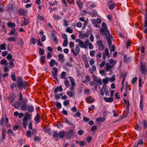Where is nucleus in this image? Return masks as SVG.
<instances>
[{
	"label": "nucleus",
	"mask_w": 147,
	"mask_h": 147,
	"mask_svg": "<svg viewBox=\"0 0 147 147\" xmlns=\"http://www.w3.org/2000/svg\"><path fill=\"white\" fill-rule=\"evenodd\" d=\"M76 143L79 144L80 146L81 147H83L86 144V142L84 141H79L77 140L76 141Z\"/></svg>",
	"instance_id": "obj_13"
},
{
	"label": "nucleus",
	"mask_w": 147,
	"mask_h": 147,
	"mask_svg": "<svg viewBox=\"0 0 147 147\" xmlns=\"http://www.w3.org/2000/svg\"><path fill=\"white\" fill-rule=\"evenodd\" d=\"M127 110L125 111L123 113V118H125L129 114V111L128 109H126Z\"/></svg>",
	"instance_id": "obj_26"
},
{
	"label": "nucleus",
	"mask_w": 147,
	"mask_h": 147,
	"mask_svg": "<svg viewBox=\"0 0 147 147\" xmlns=\"http://www.w3.org/2000/svg\"><path fill=\"white\" fill-rule=\"evenodd\" d=\"M108 39V46L110 49H111V46L112 45V41L110 39V38H106Z\"/></svg>",
	"instance_id": "obj_35"
},
{
	"label": "nucleus",
	"mask_w": 147,
	"mask_h": 147,
	"mask_svg": "<svg viewBox=\"0 0 147 147\" xmlns=\"http://www.w3.org/2000/svg\"><path fill=\"white\" fill-rule=\"evenodd\" d=\"M8 40L10 41H16V39L14 37H10L8 38Z\"/></svg>",
	"instance_id": "obj_45"
},
{
	"label": "nucleus",
	"mask_w": 147,
	"mask_h": 147,
	"mask_svg": "<svg viewBox=\"0 0 147 147\" xmlns=\"http://www.w3.org/2000/svg\"><path fill=\"white\" fill-rule=\"evenodd\" d=\"M67 94L70 97H74L75 96V93L74 91H68Z\"/></svg>",
	"instance_id": "obj_20"
},
{
	"label": "nucleus",
	"mask_w": 147,
	"mask_h": 147,
	"mask_svg": "<svg viewBox=\"0 0 147 147\" xmlns=\"http://www.w3.org/2000/svg\"><path fill=\"white\" fill-rule=\"evenodd\" d=\"M76 41L79 43V46L81 48H84V42L82 40L80 39H76Z\"/></svg>",
	"instance_id": "obj_16"
},
{
	"label": "nucleus",
	"mask_w": 147,
	"mask_h": 147,
	"mask_svg": "<svg viewBox=\"0 0 147 147\" xmlns=\"http://www.w3.org/2000/svg\"><path fill=\"white\" fill-rule=\"evenodd\" d=\"M68 43L67 40H64L63 46L64 47H66Z\"/></svg>",
	"instance_id": "obj_61"
},
{
	"label": "nucleus",
	"mask_w": 147,
	"mask_h": 147,
	"mask_svg": "<svg viewBox=\"0 0 147 147\" xmlns=\"http://www.w3.org/2000/svg\"><path fill=\"white\" fill-rule=\"evenodd\" d=\"M92 98V97L91 96H89L86 99V102L88 103H93L94 101V99H92L91 100Z\"/></svg>",
	"instance_id": "obj_18"
},
{
	"label": "nucleus",
	"mask_w": 147,
	"mask_h": 147,
	"mask_svg": "<svg viewBox=\"0 0 147 147\" xmlns=\"http://www.w3.org/2000/svg\"><path fill=\"white\" fill-rule=\"evenodd\" d=\"M115 75H113L111 78H109V80L111 82H113L115 80Z\"/></svg>",
	"instance_id": "obj_49"
},
{
	"label": "nucleus",
	"mask_w": 147,
	"mask_h": 147,
	"mask_svg": "<svg viewBox=\"0 0 147 147\" xmlns=\"http://www.w3.org/2000/svg\"><path fill=\"white\" fill-rule=\"evenodd\" d=\"M31 117L30 114L28 113H26L25 114V116L22 119V121H27L28 119H30Z\"/></svg>",
	"instance_id": "obj_9"
},
{
	"label": "nucleus",
	"mask_w": 147,
	"mask_h": 147,
	"mask_svg": "<svg viewBox=\"0 0 147 147\" xmlns=\"http://www.w3.org/2000/svg\"><path fill=\"white\" fill-rule=\"evenodd\" d=\"M53 70L54 71L53 72V73L55 74H57L58 72V69L57 68H55L54 67H53Z\"/></svg>",
	"instance_id": "obj_54"
},
{
	"label": "nucleus",
	"mask_w": 147,
	"mask_h": 147,
	"mask_svg": "<svg viewBox=\"0 0 147 147\" xmlns=\"http://www.w3.org/2000/svg\"><path fill=\"white\" fill-rule=\"evenodd\" d=\"M46 59V57L45 56H43L41 57L40 59V62L43 63H45V60Z\"/></svg>",
	"instance_id": "obj_47"
},
{
	"label": "nucleus",
	"mask_w": 147,
	"mask_h": 147,
	"mask_svg": "<svg viewBox=\"0 0 147 147\" xmlns=\"http://www.w3.org/2000/svg\"><path fill=\"white\" fill-rule=\"evenodd\" d=\"M20 103L19 101H16L15 102L14 107L15 108L18 109V108L20 106Z\"/></svg>",
	"instance_id": "obj_23"
},
{
	"label": "nucleus",
	"mask_w": 147,
	"mask_h": 147,
	"mask_svg": "<svg viewBox=\"0 0 147 147\" xmlns=\"http://www.w3.org/2000/svg\"><path fill=\"white\" fill-rule=\"evenodd\" d=\"M146 63H143L142 62L141 63V70L142 74H143L145 71L146 67Z\"/></svg>",
	"instance_id": "obj_10"
},
{
	"label": "nucleus",
	"mask_w": 147,
	"mask_h": 147,
	"mask_svg": "<svg viewBox=\"0 0 147 147\" xmlns=\"http://www.w3.org/2000/svg\"><path fill=\"white\" fill-rule=\"evenodd\" d=\"M102 82L104 84H106L108 83V80L107 78H106L102 80Z\"/></svg>",
	"instance_id": "obj_59"
},
{
	"label": "nucleus",
	"mask_w": 147,
	"mask_h": 147,
	"mask_svg": "<svg viewBox=\"0 0 147 147\" xmlns=\"http://www.w3.org/2000/svg\"><path fill=\"white\" fill-rule=\"evenodd\" d=\"M92 78L94 82H97L100 85H102V81L101 79H98L97 77L94 74L92 75Z\"/></svg>",
	"instance_id": "obj_8"
},
{
	"label": "nucleus",
	"mask_w": 147,
	"mask_h": 147,
	"mask_svg": "<svg viewBox=\"0 0 147 147\" xmlns=\"http://www.w3.org/2000/svg\"><path fill=\"white\" fill-rule=\"evenodd\" d=\"M24 98H23V96H22V93H21V92H20L19 98L18 99V100H22L24 99Z\"/></svg>",
	"instance_id": "obj_53"
},
{
	"label": "nucleus",
	"mask_w": 147,
	"mask_h": 147,
	"mask_svg": "<svg viewBox=\"0 0 147 147\" xmlns=\"http://www.w3.org/2000/svg\"><path fill=\"white\" fill-rule=\"evenodd\" d=\"M53 136L55 139L58 138L59 137L62 138L65 136V132L63 131H60L59 134L55 131H53Z\"/></svg>",
	"instance_id": "obj_3"
},
{
	"label": "nucleus",
	"mask_w": 147,
	"mask_h": 147,
	"mask_svg": "<svg viewBox=\"0 0 147 147\" xmlns=\"http://www.w3.org/2000/svg\"><path fill=\"white\" fill-rule=\"evenodd\" d=\"M28 111L30 113H32L34 111V108L33 106H29L27 108Z\"/></svg>",
	"instance_id": "obj_24"
},
{
	"label": "nucleus",
	"mask_w": 147,
	"mask_h": 147,
	"mask_svg": "<svg viewBox=\"0 0 147 147\" xmlns=\"http://www.w3.org/2000/svg\"><path fill=\"white\" fill-rule=\"evenodd\" d=\"M23 127L26 129L28 125V123L27 121H23Z\"/></svg>",
	"instance_id": "obj_63"
},
{
	"label": "nucleus",
	"mask_w": 147,
	"mask_h": 147,
	"mask_svg": "<svg viewBox=\"0 0 147 147\" xmlns=\"http://www.w3.org/2000/svg\"><path fill=\"white\" fill-rule=\"evenodd\" d=\"M5 132L3 129L2 131V136L1 138L0 139V144L3 141L5 138Z\"/></svg>",
	"instance_id": "obj_15"
},
{
	"label": "nucleus",
	"mask_w": 147,
	"mask_h": 147,
	"mask_svg": "<svg viewBox=\"0 0 147 147\" xmlns=\"http://www.w3.org/2000/svg\"><path fill=\"white\" fill-rule=\"evenodd\" d=\"M6 44L5 43L4 44H1L0 46V49L1 50H5L6 49L5 47Z\"/></svg>",
	"instance_id": "obj_36"
},
{
	"label": "nucleus",
	"mask_w": 147,
	"mask_h": 147,
	"mask_svg": "<svg viewBox=\"0 0 147 147\" xmlns=\"http://www.w3.org/2000/svg\"><path fill=\"white\" fill-rule=\"evenodd\" d=\"M104 99L107 102H111L113 101V98L112 97L107 98L104 97Z\"/></svg>",
	"instance_id": "obj_21"
},
{
	"label": "nucleus",
	"mask_w": 147,
	"mask_h": 147,
	"mask_svg": "<svg viewBox=\"0 0 147 147\" xmlns=\"http://www.w3.org/2000/svg\"><path fill=\"white\" fill-rule=\"evenodd\" d=\"M24 20L23 23L21 25V26H27L29 23V21L28 19H26L25 18H24Z\"/></svg>",
	"instance_id": "obj_17"
},
{
	"label": "nucleus",
	"mask_w": 147,
	"mask_h": 147,
	"mask_svg": "<svg viewBox=\"0 0 147 147\" xmlns=\"http://www.w3.org/2000/svg\"><path fill=\"white\" fill-rule=\"evenodd\" d=\"M4 118L3 117H2L0 120V124L1 126L3 127L4 126V123L5 122L4 120Z\"/></svg>",
	"instance_id": "obj_32"
},
{
	"label": "nucleus",
	"mask_w": 147,
	"mask_h": 147,
	"mask_svg": "<svg viewBox=\"0 0 147 147\" xmlns=\"http://www.w3.org/2000/svg\"><path fill=\"white\" fill-rule=\"evenodd\" d=\"M12 58V56L11 54H8L7 57V59L9 60H11Z\"/></svg>",
	"instance_id": "obj_64"
},
{
	"label": "nucleus",
	"mask_w": 147,
	"mask_h": 147,
	"mask_svg": "<svg viewBox=\"0 0 147 147\" xmlns=\"http://www.w3.org/2000/svg\"><path fill=\"white\" fill-rule=\"evenodd\" d=\"M97 61H99L100 58L101 57V53H99L96 56Z\"/></svg>",
	"instance_id": "obj_52"
},
{
	"label": "nucleus",
	"mask_w": 147,
	"mask_h": 147,
	"mask_svg": "<svg viewBox=\"0 0 147 147\" xmlns=\"http://www.w3.org/2000/svg\"><path fill=\"white\" fill-rule=\"evenodd\" d=\"M64 122L66 123H67L70 125H73V123L71 122H69L68 121V119L66 118H65Z\"/></svg>",
	"instance_id": "obj_42"
},
{
	"label": "nucleus",
	"mask_w": 147,
	"mask_h": 147,
	"mask_svg": "<svg viewBox=\"0 0 147 147\" xmlns=\"http://www.w3.org/2000/svg\"><path fill=\"white\" fill-rule=\"evenodd\" d=\"M82 57L84 63L88 62L87 58L86 55H83Z\"/></svg>",
	"instance_id": "obj_41"
},
{
	"label": "nucleus",
	"mask_w": 147,
	"mask_h": 147,
	"mask_svg": "<svg viewBox=\"0 0 147 147\" xmlns=\"http://www.w3.org/2000/svg\"><path fill=\"white\" fill-rule=\"evenodd\" d=\"M31 41L33 45H35L36 43V39L34 38H32L31 39Z\"/></svg>",
	"instance_id": "obj_51"
},
{
	"label": "nucleus",
	"mask_w": 147,
	"mask_h": 147,
	"mask_svg": "<svg viewBox=\"0 0 147 147\" xmlns=\"http://www.w3.org/2000/svg\"><path fill=\"white\" fill-rule=\"evenodd\" d=\"M146 15H145V22L144 27L147 28V8L145 9Z\"/></svg>",
	"instance_id": "obj_19"
},
{
	"label": "nucleus",
	"mask_w": 147,
	"mask_h": 147,
	"mask_svg": "<svg viewBox=\"0 0 147 147\" xmlns=\"http://www.w3.org/2000/svg\"><path fill=\"white\" fill-rule=\"evenodd\" d=\"M45 53V51L43 49L40 48L39 49V53L40 55H42Z\"/></svg>",
	"instance_id": "obj_43"
},
{
	"label": "nucleus",
	"mask_w": 147,
	"mask_h": 147,
	"mask_svg": "<svg viewBox=\"0 0 147 147\" xmlns=\"http://www.w3.org/2000/svg\"><path fill=\"white\" fill-rule=\"evenodd\" d=\"M27 84L26 82H23L22 77L20 76L18 77V78L17 87L19 89H21L22 90V87L25 89L27 88Z\"/></svg>",
	"instance_id": "obj_2"
},
{
	"label": "nucleus",
	"mask_w": 147,
	"mask_h": 147,
	"mask_svg": "<svg viewBox=\"0 0 147 147\" xmlns=\"http://www.w3.org/2000/svg\"><path fill=\"white\" fill-rule=\"evenodd\" d=\"M0 64L1 65H8V63H7V61L5 59H2L0 62Z\"/></svg>",
	"instance_id": "obj_31"
},
{
	"label": "nucleus",
	"mask_w": 147,
	"mask_h": 147,
	"mask_svg": "<svg viewBox=\"0 0 147 147\" xmlns=\"http://www.w3.org/2000/svg\"><path fill=\"white\" fill-rule=\"evenodd\" d=\"M105 55H106L107 56H109V49L108 48H107L105 49Z\"/></svg>",
	"instance_id": "obj_57"
},
{
	"label": "nucleus",
	"mask_w": 147,
	"mask_h": 147,
	"mask_svg": "<svg viewBox=\"0 0 147 147\" xmlns=\"http://www.w3.org/2000/svg\"><path fill=\"white\" fill-rule=\"evenodd\" d=\"M76 51L78 55L80 51V48L79 46L78 45H76Z\"/></svg>",
	"instance_id": "obj_46"
},
{
	"label": "nucleus",
	"mask_w": 147,
	"mask_h": 147,
	"mask_svg": "<svg viewBox=\"0 0 147 147\" xmlns=\"http://www.w3.org/2000/svg\"><path fill=\"white\" fill-rule=\"evenodd\" d=\"M143 96L142 95H141L140 97V109L141 111H142L143 110V100L144 99L143 98Z\"/></svg>",
	"instance_id": "obj_12"
},
{
	"label": "nucleus",
	"mask_w": 147,
	"mask_h": 147,
	"mask_svg": "<svg viewBox=\"0 0 147 147\" xmlns=\"http://www.w3.org/2000/svg\"><path fill=\"white\" fill-rule=\"evenodd\" d=\"M76 3L79 7L80 9H81L83 7V4L81 2L80 0H77Z\"/></svg>",
	"instance_id": "obj_25"
},
{
	"label": "nucleus",
	"mask_w": 147,
	"mask_h": 147,
	"mask_svg": "<svg viewBox=\"0 0 147 147\" xmlns=\"http://www.w3.org/2000/svg\"><path fill=\"white\" fill-rule=\"evenodd\" d=\"M66 80H67L66 79ZM65 85L66 87H68L69 86V81L67 80H66L64 82Z\"/></svg>",
	"instance_id": "obj_60"
},
{
	"label": "nucleus",
	"mask_w": 147,
	"mask_h": 147,
	"mask_svg": "<svg viewBox=\"0 0 147 147\" xmlns=\"http://www.w3.org/2000/svg\"><path fill=\"white\" fill-rule=\"evenodd\" d=\"M74 130L71 129L65 133V137L66 138V139H70L72 137L74 136Z\"/></svg>",
	"instance_id": "obj_5"
},
{
	"label": "nucleus",
	"mask_w": 147,
	"mask_h": 147,
	"mask_svg": "<svg viewBox=\"0 0 147 147\" xmlns=\"http://www.w3.org/2000/svg\"><path fill=\"white\" fill-rule=\"evenodd\" d=\"M11 78L12 80L14 81H16V75L14 74H12L11 75Z\"/></svg>",
	"instance_id": "obj_56"
},
{
	"label": "nucleus",
	"mask_w": 147,
	"mask_h": 147,
	"mask_svg": "<svg viewBox=\"0 0 147 147\" xmlns=\"http://www.w3.org/2000/svg\"><path fill=\"white\" fill-rule=\"evenodd\" d=\"M53 17L54 18V20H59L61 18V17L56 15H53Z\"/></svg>",
	"instance_id": "obj_39"
},
{
	"label": "nucleus",
	"mask_w": 147,
	"mask_h": 147,
	"mask_svg": "<svg viewBox=\"0 0 147 147\" xmlns=\"http://www.w3.org/2000/svg\"><path fill=\"white\" fill-rule=\"evenodd\" d=\"M17 33L16 32V31L15 28H13L10 32L9 34V35H17Z\"/></svg>",
	"instance_id": "obj_22"
},
{
	"label": "nucleus",
	"mask_w": 147,
	"mask_h": 147,
	"mask_svg": "<svg viewBox=\"0 0 147 147\" xmlns=\"http://www.w3.org/2000/svg\"><path fill=\"white\" fill-rule=\"evenodd\" d=\"M4 118H5V124L6 125V126L7 127H9L10 126V125L8 123H9V120L8 119L7 117V116H4Z\"/></svg>",
	"instance_id": "obj_28"
},
{
	"label": "nucleus",
	"mask_w": 147,
	"mask_h": 147,
	"mask_svg": "<svg viewBox=\"0 0 147 147\" xmlns=\"http://www.w3.org/2000/svg\"><path fill=\"white\" fill-rule=\"evenodd\" d=\"M115 6L116 4L115 3H113L111 5H109V8L110 10H112L115 8Z\"/></svg>",
	"instance_id": "obj_40"
},
{
	"label": "nucleus",
	"mask_w": 147,
	"mask_h": 147,
	"mask_svg": "<svg viewBox=\"0 0 147 147\" xmlns=\"http://www.w3.org/2000/svg\"><path fill=\"white\" fill-rule=\"evenodd\" d=\"M97 43L99 48V49L101 51H102L104 49V45L101 40H98Z\"/></svg>",
	"instance_id": "obj_7"
},
{
	"label": "nucleus",
	"mask_w": 147,
	"mask_h": 147,
	"mask_svg": "<svg viewBox=\"0 0 147 147\" xmlns=\"http://www.w3.org/2000/svg\"><path fill=\"white\" fill-rule=\"evenodd\" d=\"M32 134L31 131L30 130L26 132V135L28 137H30Z\"/></svg>",
	"instance_id": "obj_62"
},
{
	"label": "nucleus",
	"mask_w": 147,
	"mask_h": 147,
	"mask_svg": "<svg viewBox=\"0 0 147 147\" xmlns=\"http://www.w3.org/2000/svg\"><path fill=\"white\" fill-rule=\"evenodd\" d=\"M63 90L62 86H58L56 87L54 90V92L55 94V97L56 99L58 100L60 98V96L59 95L57 94V92L59 91L60 92H62Z\"/></svg>",
	"instance_id": "obj_6"
},
{
	"label": "nucleus",
	"mask_w": 147,
	"mask_h": 147,
	"mask_svg": "<svg viewBox=\"0 0 147 147\" xmlns=\"http://www.w3.org/2000/svg\"><path fill=\"white\" fill-rule=\"evenodd\" d=\"M20 101V103L21 104V109L23 111H26L27 109V106L26 105V102L28 101L27 99L24 98V99L22 100H19Z\"/></svg>",
	"instance_id": "obj_4"
},
{
	"label": "nucleus",
	"mask_w": 147,
	"mask_h": 147,
	"mask_svg": "<svg viewBox=\"0 0 147 147\" xmlns=\"http://www.w3.org/2000/svg\"><path fill=\"white\" fill-rule=\"evenodd\" d=\"M106 69L107 71H108L110 69L112 68L113 67V65H110L109 63H107L106 64Z\"/></svg>",
	"instance_id": "obj_29"
},
{
	"label": "nucleus",
	"mask_w": 147,
	"mask_h": 147,
	"mask_svg": "<svg viewBox=\"0 0 147 147\" xmlns=\"http://www.w3.org/2000/svg\"><path fill=\"white\" fill-rule=\"evenodd\" d=\"M137 78L136 77L133 78L132 80L131 83L132 84H134L137 80Z\"/></svg>",
	"instance_id": "obj_58"
},
{
	"label": "nucleus",
	"mask_w": 147,
	"mask_h": 147,
	"mask_svg": "<svg viewBox=\"0 0 147 147\" xmlns=\"http://www.w3.org/2000/svg\"><path fill=\"white\" fill-rule=\"evenodd\" d=\"M55 105H56L57 109H59L61 108L62 105L60 102H56L55 103Z\"/></svg>",
	"instance_id": "obj_33"
},
{
	"label": "nucleus",
	"mask_w": 147,
	"mask_h": 147,
	"mask_svg": "<svg viewBox=\"0 0 147 147\" xmlns=\"http://www.w3.org/2000/svg\"><path fill=\"white\" fill-rule=\"evenodd\" d=\"M124 101L126 105V109H129V105L128 100V101H127L126 100H124Z\"/></svg>",
	"instance_id": "obj_38"
},
{
	"label": "nucleus",
	"mask_w": 147,
	"mask_h": 147,
	"mask_svg": "<svg viewBox=\"0 0 147 147\" xmlns=\"http://www.w3.org/2000/svg\"><path fill=\"white\" fill-rule=\"evenodd\" d=\"M69 104V100H65L63 102V105L65 106H67Z\"/></svg>",
	"instance_id": "obj_55"
},
{
	"label": "nucleus",
	"mask_w": 147,
	"mask_h": 147,
	"mask_svg": "<svg viewBox=\"0 0 147 147\" xmlns=\"http://www.w3.org/2000/svg\"><path fill=\"white\" fill-rule=\"evenodd\" d=\"M40 119V115L39 114L37 113L36 116L34 118V120L35 121H38L37 122H36L37 123H38L39 122V120Z\"/></svg>",
	"instance_id": "obj_37"
},
{
	"label": "nucleus",
	"mask_w": 147,
	"mask_h": 147,
	"mask_svg": "<svg viewBox=\"0 0 147 147\" xmlns=\"http://www.w3.org/2000/svg\"><path fill=\"white\" fill-rule=\"evenodd\" d=\"M44 130L45 131L47 132L48 134L51 135V131L50 129L49 128H46L44 129Z\"/></svg>",
	"instance_id": "obj_50"
},
{
	"label": "nucleus",
	"mask_w": 147,
	"mask_h": 147,
	"mask_svg": "<svg viewBox=\"0 0 147 147\" xmlns=\"http://www.w3.org/2000/svg\"><path fill=\"white\" fill-rule=\"evenodd\" d=\"M7 26L10 28H13L16 26V24L15 23H12L11 22H8L7 24Z\"/></svg>",
	"instance_id": "obj_27"
},
{
	"label": "nucleus",
	"mask_w": 147,
	"mask_h": 147,
	"mask_svg": "<svg viewBox=\"0 0 147 147\" xmlns=\"http://www.w3.org/2000/svg\"><path fill=\"white\" fill-rule=\"evenodd\" d=\"M55 60L53 59H51L50 63L49 65L51 67H53L54 65V62Z\"/></svg>",
	"instance_id": "obj_48"
},
{
	"label": "nucleus",
	"mask_w": 147,
	"mask_h": 147,
	"mask_svg": "<svg viewBox=\"0 0 147 147\" xmlns=\"http://www.w3.org/2000/svg\"><path fill=\"white\" fill-rule=\"evenodd\" d=\"M80 35H81L82 37L83 38L85 37H88L89 36V34L88 32H87L84 34H82L81 33H80Z\"/></svg>",
	"instance_id": "obj_44"
},
{
	"label": "nucleus",
	"mask_w": 147,
	"mask_h": 147,
	"mask_svg": "<svg viewBox=\"0 0 147 147\" xmlns=\"http://www.w3.org/2000/svg\"><path fill=\"white\" fill-rule=\"evenodd\" d=\"M59 61L63 63L65 61V59L64 55L63 54H60L58 55Z\"/></svg>",
	"instance_id": "obj_14"
},
{
	"label": "nucleus",
	"mask_w": 147,
	"mask_h": 147,
	"mask_svg": "<svg viewBox=\"0 0 147 147\" xmlns=\"http://www.w3.org/2000/svg\"><path fill=\"white\" fill-rule=\"evenodd\" d=\"M9 68H12L14 66V64L12 60H11L9 62Z\"/></svg>",
	"instance_id": "obj_34"
},
{
	"label": "nucleus",
	"mask_w": 147,
	"mask_h": 147,
	"mask_svg": "<svg viewBox=\"0 0 147 147\" xmlns=\"http://www.w3.org/2000/svg\"><path fill=\"white\" fill-rule=\"evenodd\" d=\"M84 48L86 49L88 47V45L89 43V41L88 39H86L85 41L84 42Z\"/></svg>",
	"instance_id": "obj_30"
},
{
	"label": "nucleus",
	"mask_w": 147,
	"mask_h": 147,
	"mask_svg": "<svg viewBox=\"0 0 147 147\" xmlns=\"http://www.w3.org/2000/svg\"><path fill=\"white\" fill-rule=\"evenodd\" d=\"M102 28L100 30V34L102 35L103 36H105V38H113L112 35L109 33L105 23L103 22L102 23Z\"/></svg>",
	"instance_id": "obj_1"
},
{
	"label": "nucleus",
	"mask_w": 147,
	"mask_h": 147,
	"mask_svg": "<svg viewBox=\"0 0 147 147\" xmlns=\"http://www.w3.org/2000/svg\"><path fill=\"white\" fill-rule=\"evenodd\" d=\"M18 13L19 15L20 16H23L26 14V12L24 9H19L18 11Z\"/></svg>",
	"instance_id": "obj_11"
}]
</instances>
